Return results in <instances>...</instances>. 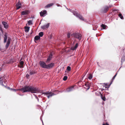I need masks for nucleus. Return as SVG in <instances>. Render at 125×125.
Segmentation results:
<instances>
[{
  "instance_id": "nucleus-1",
  "label": "nucleus",
  "mask_w": 125,
  "mask_h": 125,
  "mask_svg": "<svg viewBox=\"0 0 125 125\" xmlns=\"http://www.w3.org/2000/svg\"><path fill=\"white\" fill-rule=\"evenodd\" d=\"M12 89L13 91L19 90L22 93L30 92L32 93H36L39 92L40 91V90L38 88L29 86H25L24 87L18 89Z\"/></svg>"
},
{
  "instance_id": "nucleus-2",
  "label": "nucleus",
  "mask_w": 125,
  "mask_h": 125,
  "mask_svg": "<svg viewBox=\"0 0 125 125\" xmlns=\"http://www.w3.org/2000/svg\"><path fill=\"white\" fill-rule=\"evenodd\" d=\"M4 43H5L7 42L5 46V48L6 49H7L10 45L11 40V39L10 38H8L7 41V36L6 33L4 34Z\"/></svg>"
},
{
  "instance_id": "nucleus-3",
  "label": "nucleus",
  "mask_w": 125,
  "mask_h": 125,
  "mask_svg": "<svg viewBox=\"0 0 125 125\" xmlns=\"http://www.w3.org/2000/svg\"><path fill=\"white\" fill-rule=\"evenodd\" d=\"M71 36L73 37L76 38L79 40H80L81 39L82 36L81 34L78 32H74L71 35Z\"/></svg>"
},
{
  "instance_id": "nucleus-4",
  "label": "nucleus",
  "mask_w": 125,
  "mask_h": 125,
  "mask_svg": "<svg viewBox=\"0 0 125 125\" xmlns=\"http://www.w3.org/2000/svg\"><path fill=\"white\" fill-rule=\"evenodd\" d=\"M42 94H44L45 95L47 96L48 98H50V97H52V96L54 95V94L53 93L51 92H44L42 93Z\"/></svg>"
},
{
  "instance_id": "nucleus-5",
  "label": "nucleus",
  "mask_w": 125,
  "mask_h": 125,
  "mask_svg": "<svg viewBox=\"0 0 125 125\" xmlns=\"http://www.w3.org/2000/svg\"><path fill=\"white\" fill-rule=\"evenodd\" d=\"M73 12V14L77 17L78 18L84 21V18L81 15L78 14L75 11H74Z\"/></svg>"
},
{
  "instance_id": "nucleus-6",
  "label": "nucleus",
  "mask_w": 125,
  "mask_h": 125,
  "mask_svg": "<svg viewBox=\"0 0 125 125\" xmlns=\"http://www.w3.org/2000/svg\"><path fill=\"white\" fill-rule=\"evenodd\" d=\"M39 64L42 68L46 69L47 65H46V63L44 62L40 61L39 62Z\"/></svg>"
},
{
  "instance_id": "nucleus-7",
  "label": "nucleus",
  "mask_w": 125,
  "mask_h": 125,
  "mask_svg": "<svg viewBox=\"0 0 125 125\" xmlns=\"http://www.w3.org/2000/svg\"><path fill=\"white\" fill-rule=\"evenodd\" d=\"M74 89V86H72L67 88L66 90L64 91L65 92H69Z\"/></svg>"
},
{
  "instance_id": "nucleus-8",
  "label": "nucleus",
  "mask_w": 125,
  "mask_h": 125,
  "mask_svg": "<svg viewBox=\"0 0 125 125\" xmlns=\"http://www.w3.org/2000/svg\"><path fill=\"white\" fill-rule=\"evenodd\" d=\"M55 64L54 63L52 62L47 65V69H50V68L54 66Z\"/></svg>"
},
{
  "instance_id": "nucleus-9",
  "label": "nucleus",
  "mask_w": 125,
  "mask_h": 125,
  "mask_svg": "<svg viewBox=\"0 0 125 125\" xmlns=\"http://www.w3.org/2000/svg\"><path fill=\"white\" fill-rule=\"evenodd\" d=\"M47 13V11L45 10H42L40 12V14L41 16H45L46 13Z\"/></svg>"
},
{
  "instance_id": "nucleus-10",
  "label": "nucleus",
  "mask_w": 125,
  "mask_h": 125,
  "mask_svg": "<svg viewBox=\"0 0 125 125\" xmlns=\"http://www.w3.org/2000/svg\"><path fill=\"white\" fill-rule=\"evenodd\" d=\"M50 24L49 23H48L46 25H45L42 26L41 27V28L43 30H45L48 28Z\"/></svg>"
},
{
  "instance_id": "nucleus-11",
  "label": "nucleus",
  "mask_w": 125,
  "mask_h": 125,
  "mask_svg": "<svg viewBox=\"0 0 125 125\" xmlns=\"http://www.w3.org/2000/svg\"><path fill=\"white\" fill-rule=\"evenodd\" d=\"M108 9L109 7L108 6H105L103 8L102 11L104 13H106L107 12Z\"/></svg>"
},
{
  "instance_id": "nucleus-12",
  "label": "nucleus",
  "mask_w": 125,
  "mask_h": 125,
  "mask_svg": "<svg viewBox=\"0 0 125 125\" xmlns=\"http://www.w3.org/2000/svg\"><path fill=\"white\" fill-rule=\"evenodd\" d=\"M2 24L4 26V27L5 29L8 28L9 25L8 23L5 21H2Z\"/></svg>"
},
{
  "instance_id": "nucleus-13",
  "label": "nucleus",
  "mask_w": 125,
  "mask_h": 125,
  "mask_svg": "<svg viewBox=\"0 0 125 125\" xmlns=\"http://www.w3.org/2000/svg\"><path fill=\"white\" fill-rule=\"evenodd\" d=\"M29 12V11L27 10H25L21 12V15H24L28 14Z\"/></svg>"
},
{
  "instance_id": "nucleus-14",
  "label": "nucleus",
  "mask_w": 125,
  "mask_h": 125,
  "mask_svg": "<svg viewBox=\"0 0 125 125\" xmlns=\"http://www.w3.org/2000/svg\"><path fill=\"white\" fill-rule=\"evenodd\" d=\"M52 53H51L49 54L47 60V62L50 61L52 58Z\"/></svg>"
},
{
  "instance_id": "nucleus-15",
  "label": "nucleus",
  "mask_w": 125,
  "mask_h": 125,
  "mask_svg": "<svg viewBox=\"0 0 125 125\" xmlns=\"http://www.w3.org/2000/svg\"><path fill=\"white\" fill-rule=\"evenodd\" d=\"M24 64V62L23 61H20V65H18V67L20 68H23L24 67L23 64Z\"/></svg>"
},
{
  "instance_id": "nucleus-16",
  "label": "nucleus",
  "mask_w": 125,
  "mask_h": 125,
  "mask_svg": "<svg viewBox=\"0 0 125 125\" xmlns=\"http://www.w3.org/2000/svg\"><path fill=\"white\" fill-rule=\"evenodd\" d=\"M4 78L3 77L0 76V83L2 85H3V82L5 83V82L3 80Z\"/></svg>"
},
{
  "instance_id": "nucleus-17",
  "label": "nucleus",
  "mask_w": 125,
  "mask_h": 125,
  "mask_svg": "<svg viewBox=\"0 0 125 125\" xmlns=\"http://www.w3.org/2000/svg\"><path fill=\"white\" fill-rule=\"evenodd\" d=\"M78 43H77L75 46L74 47H72L71 48V49L72 50H75L78 47Z\"/></svg>"
},
{
  "instance_id": "nucleus-18",
  "label": "nucleus",
  "mask_w": 125,
  "mask_h": 125,
  "mask_svg": "<svg viewBox=\"0 0 125 125\" xmlns=\"http://www.w3.org/2000/svg\"><path fill=\"white\" fill-rule=\"evenodd\" d=\"M71 70V67L70 66H68L65 72V73H68Z\"/></svg>"
},
{
  "instance_id": "nucleus-19",
  "label": "nucleus",
  "mask_w": 125,
  "mask_h": 125,
  "mask_svg": "<svg viewBox=\"0 0 125 125\" xmlns=\"http://www.w3.org/2000/svg\"><path fill=\"white\" fill-rule=\"evenodd\" d=\"M21 4L20 2H18L16 5L17 9L18 10L20 9L21 6Z\"/></svg>"
},
{
  "instance_id": "nucleus-20",
  "label": "nucleus",
  "mask_w": 125,
  "mask_h": 125,
  "mask_svg": "<svg viewBox=\"0 0 125 125\" xmlns=\"http://www.w3.org/2000/svg\"><path fill=\"white\" fill-rule=\"evenodd\" d=\"M30 28V27H25L24 28L25 32H28Z\"/></svg>"
},
{
  "instance_id": "nucleus-21",
  "label": "nucleus",
  "mask_w": 125,
  "mask_h": 125,
  "mask_svg": "<svg viewBox=\"0 0 125 125\" xmlns=\"http://www.w3.org/2000/svg\"><path fill=\"white\" fill-rule=\"evenodd\" d=\"M40 38V37L39 36H36L34 37V41L35 42V40H37Z\"/></svg>"
},
{
  "instance_id": "nucleus-22",
  "label": "nucleus",
  "mask_w": 125,
  "mask_h": 125,
  "mask_svg": "<svg viewBox=\"0 0 125 125\" xmlns=\"http://www.w3.org/2000/svg\"><path fill=\"white\" fill-rule=\"evenodd\" d=\"M28 24L29 25H30L32 24V21L29 20L28 21Z\"/></svg>"
},
{
  "instance_id": "nucleus-23",
  "label": "nucleus",
  "mask_w": 125,
  "mask_h": 125,
  "mask_svg": "<svg viewBox=\"0 0 125 125\" xmlns=\"http://www.w3.org/2000/svg\"><path fill=\"white\" fill-rule=\"evenodd\" d=\"M93 77V76L91 74H89V75L88 78L89 80L91 79Z\"/></svg>"
},
{
  "instance_id": "nucleus-24",
  "label": "nucleus",
  "mask_w": 125,
  "mask_h": 125,
  "mask_svg": "<svg viewBox=\"0 0 125 125\" xmlns=\"http://www.w3.org/2000/svg\"><path fill=\"white\" fill-rule=\"evenodd\" d=\"M53 4V3H51L48 4L46 6V8H49L51 6H52Z\"/></svg>"
},
{
  "instance_id": "nucleus-25",
  "label": "nucleus",
  "mask_w": 125,
  "mask_h": 125,
  "mask_svg": "<svg viewBox=\"0 0 125 125\" xmlns=\"http://www.w3.org/2000/svg\"><path fill=\"white\" fill-rule=\"evenodd\" d=\"M39 36L40 37H42L43 35V32H40L39 34Z\"/></svg>"
},
{
  "instance_id": "nucleus-26",
  "label": "nucleus",
  "mask_w": 125,
  "mask_h": 125,
  "mask_svg": "<svg viewBox=\"0 0 125 125\" xmlns=\"http://www.w3.org/2000/svg\"><path fill=\"white\" fill-rule=\"evenodd\" d=\"M106 27V26L104 25V24H103L101 25V27L103 29H105Z\"/></svg>"
},
{
  "instance_id": "nucleus-27",
  "label": "nucleus",
  "mask_w": 125,
  "mask_h": 125,
  "mask_svg": "<svg viewBox=\"0 0 125 125\" xmlns=\"http://www.w3.org/2000/svg\"><path fill=\"white\" fill-rule=\"evenodd\" d=\"M118 16L121 19H123V17L122 16V14L121 13H119L118 14Z\"/></svg>"
},
{
  "instance_id": "nucleus-28",
  "label": "nucleus",
  "mask_w": 125,
  "mask_h": 125,
  "mask_svg": "<svg viewBox=\"0 0 125 125\" xmlns=\"http://www.w3.org/2000/svg\"><path fill=\"white\" fill-rule=\"evenodd\" d=\"M116 75H117V74H116L115 75V76L112 78V81L111 82L110 84H111L112 83V82L114 80V79L115 78V77H116Z\"/></svg>"
},
{
  "instance_id": "nucleus-29",
  "label": "nucleus",
  "mask_w": 125,
  "mask_h": 125,
  "mask_svg": "<svg viewBox=\"0 0 125 125\" xmlns=\"http://www.w3.org/2000/svg\"><path fill=\"white\" fill-rule=\"evenodd\" d=\"M85 85L88 87L87 89H88L90 88V86L89 84L88 83L85 84Z\"/></svg>"
},
{
  "instance_id": "nucleus-30",
  "label": "nucleus",
  "mask_w": 125,
  "mask_h": 125,
  "mask_svg": "<svg viewBox=\"0 0 125 125\" xmlns=\"http://www.w3.org/2000/svg\"><path fill=\"white\" fill-rule=\"evenodd\" d=\"M67 35L68 38H69L70 37L71 35L70 33L69 32L67 34Z\"/></svg>"
},
{
  "instance_id": "nucleus-31",
  "label": "nucleus",
  "mask_w": 125,
  "mask_h": 125,
  "mask_svg": "<svg viewBox=\"0 0 125 125\" xmlns=\"http://www.w3.org/2000/svg\"><path fill=\"white\" fill-rule=\"evenodd\" d=\"M67 77L66 76H65L63 78V80L65 81L67 79Z\"/></svg>"
},
{
  "instance_id": "nucleus-32",
  "label": "nucleus",
  "mask_w": 125,
  "mask_h": 125,
  "mask_svg": "<svg viewBox=\"0 0 125 125\" xmlns=\"http://www.w3.org/2000/svg\"><path fill=\"white\" fill-rule=\"evenodd\" d=\"M101 97L102 98V99H103V100L104 101H105V98L104 96L103 97V95H101Z\"/></svg>"
},
{
  "instance_id": "nucleus-33",
  "label": "nucleus",
  "mask_w": 125,
  "mask_h": 125,
  "mask_svg": "<svg viewBox=\"0 0 125 125\" xmlns=\"http://www.w3.org/2000/svg\"><path fill=\"white\" fill-rule=\"evenodd\" d=\"M125 57H122V59H121V62H123L124 61L125 59Z\"/></svg>"
},
{
  "instance_id": "nucleus-34",
  "label": "nucleus",
  "mask_w": 125,
  "mask_h": 125,
  "mask_svg": "<svg viewBox=\"0 0 125 125\" xmlns=\"http://www.w3.org/2000/svg\"><path fill=\"white\" fill-rule=\"evenodd\" d=\"M29 73L30 75H31L34 73L32 72H30Z\"/></svg>"
},
{
  "instance_id": "nucleus-35",
  "label": "nucleus",
  "mask_w": 125,
  "mask_h": 125,
  "mask_svg": "<svg viewBox=\"0 0 125 125\" xmlns=\"http://www.w3.org/2000/svg\"><path fill=\"white\" fill-rule=\"evenodd\" d=\"M65 7L66 8L67 10H69V11H71V12H72V10H70V9H68L67 7H66V6H65Z\"/></svg>"
},
{
  "instance_id": "nucleus-36",
  "label": "nucleus",
  "mask_w": 125,
  "mask_h": 125,
  "mask_svg": "<svg viewBox=\"0 0 125 125\" xmlns=\"http://www.w3.org/2000/svg\"><path fill=\"white\" fill-rule=\"evenodd\" d=\"M36 98L37 99L38 101V102H39V99H38V97H37L36 96Z\"/></svg>"
},
{
  "instance_id": "nucleus-37",
  "label": "nucleus",
  "mask_w": 125,
  "mask_h": 125,
  "mask_svg": "<svg viewBox=\"0 0 125 125\" xmlns=\"http://www.w3.org/2000/svg\"><path fill=\"white\" fill-rule=\"evenodd\" d=\"M123 52H124V53L125 54V49H123Z\"/></svg>"
},
{
  "instance_id": "nucleus-38",
  "label": "nucleus",
  "mask_w": 125,
  "mask_h": 125,
  "mask_svg": "<svg viewBox=\"0 0 125 125\" xmlns=\"http://www.w3.org/2000/svg\"><path fill=\"white\" fill-rule=\"evenodd\" d=\"M105 125H109V124L107 123H106Z\"/></svg>"
},
{
  "instance_id": "nucleus-39",
  "label": "nucleus",
  "mask_w": 125,
  "mask_h": 125,
  "mask_svg": "<svg viewBox=\"0 0 125 125\" xmlns=\"http://www.w3.org/2000/svg\"><path fill=\"white\" fill-rule=\"evenodd\" d=\"M42 123L43 125V122L42 121Z\"/></svg>"
},
{
  "instance_id": "nucleus-40",
  "label": "nucleus",
  "mask_w": 125,
  "mask_h": 125,
  "mask_svg": "<svg viewBox=\"0 0 125 125\" xmlns=\"http://www.w3.org/2000/svg\"><path fill=\"white\" fill-rule=\"evenodd\" d=\"M7 63H9V62H7Z\"/></svg>"
},
{
  "instance_id": "nucleus-41",
  "label": "nucleus",
  "mask_w": 125,
  "mask_h": 125,
  "mask_svg": "<svg viewBox=\"0 0 125 125\" xmlns=\"http://www.w3.org/2000/svg\"><path fill=\"white\" fill-rule=\"evenodd\" d=\"M103 125H105V124H103Z\"/></svg>"
},
{
  "instance_id": "nucleus-42",
  "label": "nucleus",
  "mask_w": 125,
  "mask_h": 125,
  "mask_svg": "<svg viewBox=\"0 0 125 125\" xmlns=\"http://www.w3.org/2000/svg\"><path fill=\"white\" fill-rule=\"evenodd\" d=\"M57 5V6H59V5Z\"/></svg>"
},
{
  "instance_id": "nucleus-43",
  "label": "nucleus",
  "mask_w": 125,
  "mask_h": 125,
  "mask_svg": "<svg viewBox=\"0 0 125 125\" xmlns=\"http://www.w3.org/2000/svg\"><path fill=\"white\" fill-rule=\"evenodd\" d=\"M3 65H3H3H2V66H3Z\"/></svg>"
},
{
  "instance_id": "nucleus-44",
  "label": "nucleus",
  "mask_w": 125,
  "mask_h": 125,
  "mask_svg": "<svg viewBox=\"0 0 125 125\" xmlns=\"http://www.w3.org/2000/svg\"><path fill=\"white\" fill-rule=\"evenodd\" d=\"M75 41H75H74V42H73V43H74V42Z\"/></svg>"
},
{
  "instance_id": "nucleus-45",
  "label": "nucleus",
  "mask_w": 125,
  "mask_h": 125,
  "mask_svg": "<svg viewBox=\"0 0 125 125\" xmlns=\"http://www.w3.org/2000/svg\"><path fill=\"white\" fill-rule=\"evenodd\" d=\"M85 75H84V76Z\"/></svg>"
}]
</instances>
